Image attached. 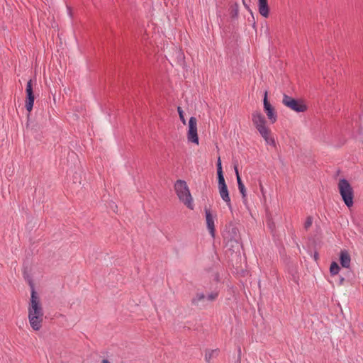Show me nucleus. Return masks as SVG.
I'll return each instance as SVG.
<instances>
[{
	"instance_id": "nucleus-19",
	"label": "nucleus",
	"mask_w": 363,
	"mask_h": 363,
	"mask_svg": "<svg viewBox=\"0 0 363 363\" xmlns=\"http://www.w3.org/2000/svg\"><path fill=\"white\" fill-rule=\"evenodd\" d=\"M313 223V217L309 216L306 218V221L303 224V228L306 230H308Z\"/></svg>"
},
{
	"instance_id": "nucleus-1",
	"label": "nucleus",
	"mask_w": 363,
	"mask_h": 363,
	"mask_svg": "<svg viewBox=\"0 0 363 363\" xmlns=\"http://www.w3.org/2000/svg\"><path fill=\"white\" fill-rule=\"evenodd\" d=\"M30 286L31 294L28 307V318L31 328L37 331L42 327L44 313L40 298L35 291L34 286L32 284Z\"/></svg>"
},
{
	"instance_id": "nucleus-11",
	"label": "nucleus",
	"mask_w": 363,
	"mask_h": 363,
	"mask_svg": "<svg viewBox=\"0 0 363 363\" xmlns=\"http://www.w3.org/2000/svg\"><path fill=\"white\" fill-rule=\"evenodd\" d=\"M219 194L222 199L226 203L227 206L230 208L231 202L229 196L227 185L218 186Z\"/></svg>"
},
{
	"instance_id": "nucleus-18",
	"label": "nucleus",
	"mask_w": 363,
	"mask_h": 363,
	"mask_svg": "<svg viewBox=\"0 0 363 363\" xmlns=\"http://www.w3.org/2000/svg\"><path fill=\"white\" fill-rule=\"evenodd\" d=\"M206 298V296L203 294H197L196 296L192 299V303L197 305L199 302L203 301Z\"/></svg>"
},
{
	"instance_id": "nucleus-29",
	"label": "nucleus",
	"mask_w": 363,
	"mask_h": 363,
	"mask_svg": "<svg viewBox=\"0 0 363 363\" xmlns=\"http://www.w3.org/2000/svg\"><path fill=\"white\" fill-rule=\"evenodd\" d=\"M302 121H303V122H306V119H305V118H303V119H302Z\"/></svg>"
},
{
	"instance_id": "nucleus-21",
	"label": "nucleus",
	"mask_w": 363,
	"mask_h": 363,
	"mask_svg": "<svg viewBox=\"0 0 363 363\" xmlns=\"http://www.w3.org/2000/svg\"><path fill=\"white\" fill-rule=\"evenodd\" d=\"M177 111H178V113H179V118H180L181 121L182 122V123L184 125H185L186 124V119L184 118V112H183L182 108L179 106L177 108Z\"/></svg>"
},
{
	"instance_id": "nucleus-28",
	"label": "nucleus",
	"mask_w": 363,
	"mask_h": 363,
	"mask_svg": "<svg viewBox=\"0 0 363 363\" xmlns=\"http://www.w3.org/2000/svg\"><path fill=\"white\" fill-rule=\"evenodd\" d=\"M344 281V278H342H342L340 279V283H342V281Z\"/></svg>"
},
{
	"instance_id": "nucleus-14",
	"label": "nucleus",
	"mask_w": 363,
	"mask_h": 363,
	"mask_svg": "<svg viewBox=\"0 0 363 363\" xmlns=\"http://www.w3.org/2000/svg\"><path fill=\"white\" fill-rule=\"evenodd\" d=\"M282 103L291 110L295 111V99L286 94H284Z\"/></svg>"
},
{
	"instance_id": "nucleus-6",
	"label": "nucleus",
	"mask_w": 363,
	"mask_h": 363,
	"mask_svg": "<svg viewBox=\"0 0 363 363\" xmlns=\"http://www.w3.org/2000/svg\"><path fill=\"white\" fill-rule=\"evenodd\" d=\"M33 87V80L30 79L27 82V84H26V101H25V107L29 113H30L31 111L33 110L34 100H35Z\"/></svg>"
},
{
	"instance_id": "nucleus-22",
	"label": "nucleus",
	"mask_w": 363,
	"mask_h": 363,
	"mask_svg": "<svg viewBox=\"0 0 363 363\" xmlns=\"http://www.w3.org/2000/svg\"><path fill=\"white\" fill-rule=\"evenodd\" d=\"M217 297H218V293L217 292H212V293L209 294L206 298L208 301H213L216 300Z\"/></svg>"
},
{
	"instance_id": "nucleus-23",
	"label": "nucleus",
	"mask_w": 363,
	"mask_h": 363,
	"mask_svg": "<svg viewBox=\"0 0 363 363\" xmlns=\"http://www.w3.org/2000/svg\"><path fill=\"white\" fill-rule=\"evenodd\" d=\"M220 172H223V170H222L221 160H220V158L218 157V162H217V173Z\"/></svg>"
},
{
	"instance_id": "nucleus-16",
	"label": "nucleus",
	"mask_w": 363,
	"mask_h": 363,
	"mask_svg": "<svg viewBox=\"0 0 363 363\" xmlns=\"http://www.w3.org/2000/svg\"><path fill=\"white\" fill-rule=\"evenodd\" d=\"M233 237L229 240L230 242H235L237 248L239 247L240 235L238 233V230L235 228L232 229Z\"/></svg>"
},
{
	"instance_id": "nucleus-26",
	"label": "nucleus",
	"mask_w": 363,
	"mask_h": 363,
	"mask_svg": "<svg viewBox=\"0 0 363 363\" xmlns=\"http://www.w3.org/2000/svg\"><path fill=\"white\" fill-rule=\"evenodd\" d=\"M101 363H111L107 359H103Z\"/></svg>"
},
{
	"instance_id": "nucleus-4",
	"label": "nucleus",
	"mask_w": 363,
	"mask_h": 363,
	"mask_svg": "<svg viewBox=\"0 0 363 363\" xmlns=\"http://www.w3.org/2000/svg\"><path fill=\"white\" fill-rule=\"evenodd\" d=\"M339 193L345 204L350 208L354 204V191L346 179H341L338 182Z\"/></svg>"
},
{
	"instance_id": "nucleus-27",
	"label": "nucleus",
	"mask_w": 363,
	"mask_h": 363,
	"mask_svg": "<svg viewBox=\"0 0 363 363\" xmlns=\"http://www.w3.org/2000/svg\"><path fill=\"white\" fill-rule=\"evenodd\" d=\"M318 257V254L317 252H315L314 255L315 259H317Z\"/></svg>"
},
{
	"instance_id": "nucleus-8",
	"label": "nucleus",
	"mask_w": 363,
	"mask_h": 363,
	"mask_svg": "<svg viewBox=\"0 0 363 363\" xmlns=\"http://www.w3.org/2000/svg\"><path fill=\"white\" fill-rule=\"evenodd\" d=\"M205 216L207 228L212 238L215 237L216 228H215V219L216 216L213 215L210 209L205 208Z\"/></svg>"
},
{
	"instance_id": "nucleus-15",
	"label": "nucleus",
	"mask_w": 363,
	"mask_h": 363,
	"mask_svg": "<svg viewBox=\"0 0 363 363\" xmlns=\"http://www.w3.org/2000/svg\"><path fill=\"white\" fill-rule=\"evenodd\" d=\"M308 106L302 99H296V112H304Z\"/></svg>"
},
{
	"instance_id": "nucleus-24",
	"label": "nucleus",
	"mask_w": 363,
	"mask_h": 363,
	"mask_svg": "<svg viewBox=\"0 0 363 363\" xmlns=\"http://www.w3.org/2000/svg\"><path fill=\"white\" fill-rule=\"evenodd\" d=\"M311 161V155L310 156H306L305 159H303V162L305 163V164H308L309 162Z\"/></svg>"
},
{
	"instance_id": "nucleus-5",
	"label": "nucleus",
	"mask_w": 363,
	"mask_h": 363,
	"mask_svg": "<svg viewBox=\"0 0 363 363\" xmlns=\"http://www.w3.org/2000/svg\"><path fill=\"white\" fill-rule=\"evenodd\" d=\"M187 139L189 142L199 145L197 133V120L195 117H191L188 123Z\"/></svg>"
},
{
	"instance_id": "nucleus-7",
	"label": "nucleus",
	"mask_w": 363,
	"mask_h": 363,
	"mask_svg": "<svg viewBox=\"0 0 363 363\" xmlns=\"http://www.w3.org/2000/svg\"><path fill=\"white\" fill-rule=\"evenodd\" d=\"M264 110L267 116L268 119L272 123H275L277 121V114L275 113L274 107L270 104L267 99V91L264 92Z\"/></svg>"
},
{
	"instance_id": "nucleus-13",
	"label": "nucleus",
	"mask_w": 363,
	"mask_h": 363,
	"mask_svg": "<svg viewBox=\"0 0 363 363\" xmlns=\"http://www.w3.org/2000/svg\"><path fill=\"white\" fill-rule=\"evenodd\" d=\"M218 350H206L205 352V361L208 363L211 362V361L216 357L218 354Z\"/></svg>"
},
{
	"instance_id": "nucleus-3",
	"label": "nucleus",
	"mask_w": 363,
	"mask_h": 363,
	"mask_svg": "<svg viewBox=\"0 0 363 363\" xmlns=\"http://www.w3.org/2000/svg\"><path fill=\"white\" fill-rule=\"evenodd\" d=\"M252 120L254 125L256 127L260 135L264 138L267 143H273L272 138L269 136L270 130L266 126V120L264 116L259 112L255 111L252 114Z\"/></svg>"
},
{
	"instance_id": "nucleus-2",
	"label": "nucleus",
	"mask_w": 363,
	"mask_h": 363,
	"mask_svg": "<svg viewBox=\"0 0 363 363\" xmlns=\"http://www.w3.org/2000/svg\"><path fill=\"white\" fill-rule=\"evenodd\" d=\"M174 189L179 200L189 209H194L193 199L186 182L184 180H177L174 184Z\"/></svg>"
},
{
	"instance_id": "nucleus-17",
	"label": "nucleus",
	"mask_w": 363,
	"mask_h": 363,
	"mask_svg": "<svg viewBox=\"0 0 363 363\" xmlns=\"http://www.w3.org/2000/svg\"><path fill=\"white\" fill-rule=\"evenodd\" d=\"M340 267L335 262H333L330 267V272L331 275H336L339 273Z\"/></svg>"
},
{
	"instance_id": "nucleus-9",
	"label": "nucleus",
	"mask_w": 363,
	"mask_h": 363,
	"mask_svg": "<svg viewBox=\"0 0 363 363\" xmlns=\"http://www.w3.org/2000/svg\"><path fill=\"white\" fill-rule=\"evenodd\" d=\"M234 169H235V175H236L238 189H239L240 194H242V199H245V198H246V189H245V185L243 184L242 180H241V178L240 177V174H239V171H238V165L237 164L234 165Z\"/></svg>"
},
{
	"instance_id": "nucleus-20",
	"label": "nucleus",
	"mask_w": 363,
	"mask_h": 363,
	"mask_svg": "<svg viewBox=\"0 0 363 363\" xmlns=\"http://www.w3.org/2000/svg\"><path fill=\"white\" fill-rule=\"evenodd\" d=\"M218 186L226 185L223 172H218Z\"/></svg>"
},
{
	"instance_id": "nucleus-10",
	"label": "nucleus",
	"mask_w": 363,
	"mask_h": 363,
	"mask_svg": "<svg viewBox=\"0 0 363 363\" xmlns=\"http://www.w3.org/2000/svg\"><path fill=\"white\" fill-rule=\"evenodd\" d=\"M258 9L261 16L267 18L269 13L267 0H258Z\"/></svg>"
},
{
	"instance_id": "nucleus-12",
	"label": "nucleus",
	"mask_w": 363,
	"mask_h": 363,
	"mask_svg": "<svg viewBox=\"0 0 363 363\" xmlns=\"http://www.w3.org/2000/svg\"><path fill=\"white\" fill-rule=\"evenodd\" d=\"M351 262L350 255L346 250H342L340 255V262L342 267H350Z\"/></svg>"
},
{
	"instance_id": "nucleus-25",
	"label": "nucleus",
	"mask_w": 363,
	"mask_h": 363,
	"mask_svg": "<svg viewBox=\"0 0 363 363\" xmlns=\"http://www.w3.org/2000/svg\"><path fill=\"white\" fill-rule=\"evenodd\" d=\"M242 3H243V4H244L245 7L247 9L250 10L249 6L245 4V0H242Z\"/></svg>"
}]
</instances>
